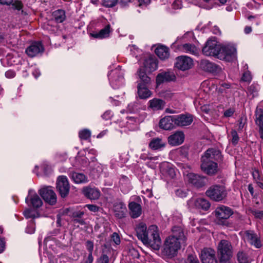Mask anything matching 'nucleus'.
Instances as JSON below:
<instances>
[{
    "mask_svg": "<svg viewBox=\"0 0 263 263\" xmlns=\"http://www.w3.org/2000/svg\"><path fill=\"white\" fill-rule=\"evenodd\" d=\"M136 231L138 239L141 240L144 245L153 250H159L161 242L157 226L152 225L147 230L146 224L140 223L137 226Z\"/></svg>",
    "mask_w": 263,
    "mask_h": 263,
    "instance_id": "obj_1",
    "label": "nucleus"
},
{
    "mask_svg": "<svg viewBox=\"0 0 263 263\" xmlns=\"http://www.w3.org/2000/svg\"><path fill=\"white\" fill-rule=\"evenodd\" d=\"M181 244L183 243L178 241L177 239L168 236L164 240L162 252L168 257H174L180 249Z\"/></svg>",
    "mask_w": 263,
    "mask_h": 263,
    "instance_id": "obj_2",
    "label": "nucleus"
},
{
    "mask_svg": "<svg viewBox=\"0 0 263 263\" xmlns=\"http://www.w3.org/2000/svg\"><path fill=\"white\" fill-rule=\"evenodd\" d=\"M205 194L212 200L219 202L226 197L227 192L223 185H213L206 190Z\"/></svg>",
    "mask_w": 263,
    "mask_h": 263,
    "instance_id": "obj_3",
    "label": "nucleus"
},
{
    "mask_svg": "<svg viewBox=\"0 0 263 263\" xmlns=\"http://www.w3.org/2000/svg\"><path fill=\"white\" fill-rule=\"evenodd\" d=\"M218 253L221 261L228 260L232 256V247L231 243L226 240H221L218 246Z\"/></svg>",
    "mask_w": 263,
    "mask_h": 263,
    "instance_id": "obj_4",
    "label": "nucleus"
},
{
    "mask_svg": "<svg viewBox=\"0 0 263 263\" xmlns=\"http://www.w3.org/2000/svg\"><path fill=\"white\" fill-rule=\"evenodd\" d=\"M236 48L234 46H221L218 59L226 61H232L236 59Z\"/></svg>",
    "mask_w": 263,
    "mask_h": 263,
    "instance_id": "obj_5",
    "label": "nucleus"
},
{
    "mask_svg": "<svg viewBox=\"0 0 263 263\" xmlns=\"http://www.w3.org/2000/svg\"><path fill=\"white\" fill-rule=\"evenodd\" d=\"M220 46L215 40H209L202 48V52L206 56H214L218 58Z\"/></svg>",
    "mask_w": 263,
    "mask_h": 263,
    "instance_id": "obj_6",
    "label": "nucleus"
},
{
    "mask_svg": "<svg viewBox=\"0 0 263 263\" xmlns=\"http://www.w3.org/2000/svg\"><path fill=\"white\" fill-rule=\"evenodd\" d=\"M174 65L178 69L185 71L192 67L193 62L190 57L186 55H181L176 58Z\"/></svg>",
    "mask_w": 263,
    "mask_h": 263,
    "instance_id": "obj_7",
    "label": "nucleus"
},
{
    "mask_svg": "<svg viewBox=\"0 0 263 263\" xmlns=\"http://www.w3.org/2000/svg\"><path fill=\"white\" fill-rule=\"evenodd\" d=\"M222 160V155L220 151L215 148H210L208 149L204 155L201 157V161L205 160L206 161H220Z\"/></svg>",
    "mask_w": 263,
    "mask_h": 263,
    "instance_id": "obj_8",
    "label": "nucleus"
},
{
    "mask_svg": "<svg viewBox=\"0 0 263 263\" xmlns=\"http://www.w3.org/2000/svg\"><path fill=\"white\" fill-rule=\"evenodd\" d=\"M57 189L62 197H65L69 193V184L65 176H59L57 181Z\"/></svg>",
    "mask_w": 263,
    "mask_h": 263,
    "instance_id": "obj_9",
    "label": "nucleus"
},
{
    "mask_svg": "<svg viewBox=\"0 0 263 263\" xmlns=\"http://www.w3.org/2000/svg\"><path fill=\"white\" fill-rule=\"evenodd\" d=\"M108 76L111 85L115 88H118L123 82V72L121 69L111 70Z\"/></svg>",
    "mask_w": 263,
    "mask_h": 263,
    "instance_id": "obj_10",
    "label": "nucleus"
},
{
    "mask_svg": "<svg viewBox=\"0 0 263 263\" xmlns=\"http://www.w3.org/2000/svg\"><path fill=\"white\" fill-rule=\"evenodd\" d=\"M44 51V47L40 42H34L28 46L25 50L27 55L30 58L42 54Z\"/></svg>",
    "mask_w": 263,
    "mask_h": 263,
    "instance_id": "obj_11",
    "label": "nucleus"
},
{
    "mask_svg": "<svg viewBox=\"0 0 263 263\" xmlns=\"http://www.w3.org/2000/svg\"><path fill=\"white\" fill-rule=\"evenodd\" d=\"M39 193L45 202L53 205L57 201V196L52 190L49 187L41 189Z\"/></svg>",
    "mask_w": 263,
    "mask_h": 263,
    "instance_id": "obj_12",
    "label": "nucleus"
},
{
    "mask_svg": "<svg viewBox=\"0 0 263 263\" xmlns=\"http://www.w3.org/2000/svg\"><path fill=\"white\" fill-rule=\"evenodd\" d=\"M200 257L202 263H217L214 250L204 248L201 252Z\"/></svg>",
    "mask_w": 263,
    "mask_h": 263,
    "instance_id": "obj_13",
    "label": "nucleus"
},
{
    "mask_svg": "<svg viewBox=\"0 0 263 263\" xmlns=\"http://www.w3.org/2000/svg\"><path fill=\"white\" fill-rule=\"evenodd\" d=\"M175 125L177 126H185L190 125L193 121V117L189 114L174 115Z\"/></svg>",
    "mask_w": 263,
    "mask_h": 263,
    "instance_id": "obj_14",
    "label": "nucleus"
},
{
    "mask_svg": "<svg viewBox=\"0 0 263 263\" xmlns=\"http://www.w3.org/2000/svg\"><path fill=\"white\" fill-rule=\"evenodd\" d=\"M201 168L206 174L212 175L218 171L217 163L215 161H201Z\"/></svg>",
    "mask_w": 263,
    "mask_h": 263,
    "instance_id": "obj_15",
    "label": "nucleus"
},
{
    "mask_svg": "<svg viewBox=\"0 0 263 263\" xmlns=\"http://www.w3.org/2000/svg\"><path fill=\"white\" fill-rule=\"evenodd\" d=\"M191 204H192L195 208L203 211L208 210L211 206L210 202L203 198H198L191 200H190L188 202V204L189 206H191Z\"/></svg>",
    "mask_w": 263,
    "mask_h": 263,
    "instance_id": "obj_16",
    "label": "nucleus"
},
{
    "mask_svg": "<svg viewBox=\"0 0 263 263\" xmlns=\"http://www.w3.org/2000/svg\"><path fill=\"white\" fill-rule=\"evenodd\" d=\"M184 140V134L181 131L176 132L168 137V142L172 146L179 145L182 144Z\"/></svg>",
    "mask_w": 263,
    "mask_h": 263,
    "instance_id": "obj_17",
    "label": "nucleus"
},
{
    "mask_svg": "<svg viewBox=\"0 0 263 263\" xmlns=\"http://www.w3.org/2000/svg\"><path fill=\"white\" fill-rule=\"evenodd\" d=\"M233 214V212L230 208L224 205H221L216 208L215 215L219 219H227Z\"/></svg>",
    "mask_w": 263,
    "mask_h": 263,
    "instance_id": "obj_18",
    "label": "nucleus"
},
{
    "mask_svg": "<svg viewBox=\"0 0 263 263\" xmlns=\"http://www.w3.org/2000/svg\"><path fill=\"white\" fill-rule=\"evenodd\" d=\"M188 178L189 182L196 187H201L206 184V178L197 174H190Z\"/></svg>",
    "mask_w": 263,
    "mask_h": 263,
    "instance_id": "obj_19",
    "label": "nucleus"
},
{
    "mask_svg": "<svg viewBox=\"0 0 263 263\" xmlns=\"http://www.w3.org/2000/svg\"><path fill=\"white\" fill-rule=\"evenodd\" d=\"M176 79L175 74L171 72H162L159 73L156 77V83L157 85L165 82L174 81Z\"/></svg>",
    "mask_w": 263,
    "mask_h": 263,
    "instance_id": "obj_20",
    "label": "nucleus"
},
{
    "mask_svg": "<svg viewBox=\"0 0 263 263\" xmlns=\"http://www.w3.org/2000/svg\"><path fill=\"white\" fill-rule=\"evenodd\" d=\"M169 237L177 239V240L182 243L185 242L186 238L184 235L183 229L180 226H174L172 229V234Z\"/></svg>",
    "mask_w": 263,
    "mask_h": 263,
    "instance_id": "obj_21",
    "label": "nucleus"
},
{
    "mask_svg": "<svg viewBox=\"0 0 263 263\" xmlns=\"http://www.w3.org/2000/svg\"><path fill=\"white\" fill-rule=\"evenodd\" d=\"M175 125L174 115L165 116L160 120L159 126L164 130H170Z\"/></svg>",
    "mask_w": 263,
    "mask_h": 263,
    "instance_id": "obj_22",
    "label": "nucleus"
},
{
    "mask_svg": "<svg viewBox=\"0 0 263 263\" xmlns=\"http://www.w3.org/2000/svg\"><path fill=\"white\" fill-rule=\"evenodd\" d=\"M148 104V108L153 111L162 110L165 105L164 101L158 98H154L150 100Z\"/></svg>",
    "mask_w": 263,
    "mask_h": 263,
    "instance_id": "obj_23",
    "label": "nucleus"
},
{
    "mask_svg": "<svg viewBox=\"0 0 263 263\" xmlns=\"http://www.w3.org/2000/svg\"><path fill=\"white\" fill-rule=\"evenodd\" d=\"M246 237L247 240L256 248H259L261 246V242L257 235L252 231L246 232Z\"/></svg>",
    "mask_w": 263,
    "mask_h": 263,
    "instance_id": "obj_24",
    "label": "nucleus"
},
{
    "mask_svg": "<svg viewBox=\"0 0 263 263\" xmlns=\"http://www.w3.org/2000/svg\"><path fill=\"white\" fill-rule=\"evenodd\" d=\"M28 200L30 201L31 204L34 208H39L43 204L42 200L40 197L35 193L32 194L31 191H29V195L26 199L27 203H28Z\"/></svg>",
    "mask_w": 263,
    "mask_h": 263,
    "instance_id": "obj_25",
    "label": "nucleus"
},
{
    "mask_svg": "<svg viewBox=\"0 0 263 263\" xmlns=\"http://www.w3.org/2000/svg\"><path fill=\"white\" fill-rule=\"evenodd\" d=\"M114 212L116 216L119 218L125 217L126 207L123 202H117L114 205Z\"/></svg>",
    "mask_w": 263,
    "mask_h": 263,
    "instance_id": "obj_26",
    "label": "nucleus"
},
{
    "mask_svg": "<svg viewBox=\"0 0 263 263\" xmlns=\"http://www.w3.org/2000/svg\"><path fill=\"white\" fill-rule=\"evenodd\" d=\"M84 195L91 200H95L99 198L100 192L97 189L85 187L83 189Z\"/></svg>",
    "mask_w": 263,
    "mask_h": 263,
    "instance_id": "obj_27",
    "label": "nucleus"
},
{
    "mask_svg": "<svg viewBox=\"0 0 263 263\" xmlns=\"http://www.w3.org/2000/svg\"><path fill=\"white\" fill-rule=\"evenodd\" d=\"M129 209L130 210V215L133 218H136L141 214V206L136 202H130L129 204Z\"/></svg>",
    "mask_w": 263,
    "mask_h": 263,
    "instance_id": "obj_28",
    "label": "nucleus"
},
{
    "mask_svg": "<svg viewBox=\"0 0 263 263\" xmlns=\"http://www.w3.org/2000/svg\"><path fill=\"white\" fill-rule=\"evenodd\" d=\"M181 50L183 52L198 56L199 53V49L194 45L190 43L184 44L181 46Z\"/></svg>",
    "mask_w": 263,
    "mask_h": 263,
    "instance_id": "obj_29",
    "label": "nucleus"
},
{
    "mask_svg": "<svg viewBox=\"0 0 263 263\" xmlns=\"http://www.w3.org/2000/svg\"><path fill=\"white\" fill-rule=\"evenodd\" d=\"M200 66L203 70L211 72L216 71L217 69L216 64L206 60H201Z\"/></svg>",
    "mask_w": 263,
    "mask_h": 263,
    "instance_id": "obj_30",
    "label": "nucleus"
},
{
    "mask_svg": "<svg viewBox=\"0 0 263 263\" xmlns=\"http://www.w3.org/2000/svg\"><path fill=\"white\" fill-rule=\"evenodd\" d=\"M155 53L161 60H164L170 56L169 49L164 46H160L155 50Z\"/></svg>",
    "mask_w": 263,
    "mask_h": 263,
    "instance_id": "obj_31",
    "label": "nucleus"
},
{
    "mask_svg": "<svg viewBox=\"0 0 263 263\" xmlns=\"http://www.w3.org/2000/svg\"><path fill=\"white\" fill-rule=\"evenodd\" d=\"M165 146V142L160 138H153L149 143V147L153 150L160 149Z\"/></svg>",
    "mask_w": 263,
    "mask_h": 263,
    "instance_id": "obj_32",
    "label": "nucleus"
},
{
    "mask_svg": "<svg viewBox=\"0 0 263 263\" xmlns=\"http://www.w3.org/2000/svg\"><path fill=\"white\" fill-rule=\"evenodd\" d=\"M110 32V25H107L104 28L100 30L98 33H91V35L94 38L103 39L109 36Z\"/></svg>",
    "mask_w": 263,
    "mask_h": 263,
    "instance_id": "obj_33",
    "label": "nucleus"
},
{
    "mask_svg": "<svg viewBox=\"0 0 263 263\" xmlns=\"http://www.w3.org/2000/svg\"><path fill=\"white\" fill-rule=\"evenodd\" d=\"M138 93L141 99H146L152 95V92L144 84L139 83L138 86Z\"/></svg>",
    "mask_w": 263,
    "mask_h": 263,
    "instance_id": "obj_34",
    "label": "nucleus"
},
{
    "mask_svg": "<svg viewBox=\"0 0 263 263\" xmlns=\"http://www.w3.org/2000/svg\"><path fill=\"white\" fill-rule=\"evenodd\" d=\"M52 18L58 23H62L66 18L65 11L61 9L54 11L52 13Z\"/></svg>",
    "mask_w": 263,
    "mask_h": 263,
    "instance_id": "obj_35",
    "label": "nucleus"
},
{
    "mask_svg": "<svg viewBox=\"0 0 263 263\" xmlns=\"http://www.w3.org/2000/svg\"><path fill=\"white\" fill-rule=\"evenodd\" d=\"M144 65L145 68L149 72L154 71L158 68V63L156 60L151 58L145 60Z\"/></svg>",
    "mask_w": 263,
    "mask_h": 263,
    "instance_id": "obj_36",
    "label": "nucleus"
},
{
    "mask_svg": "<svg viewBox=\"0 0 263 263\" xmlns=\"http://www.w3.org/2000/svg\"><path fill=\"white\" fill-rule=\"evenodd\" d=\"M72 179L76 183H83L87 182L86 177L82 173H73Z\"/></svg>",
    "mask_w": 263,
    "mask_h": 263,
    "instance_id": "obj_37",
    "label": "nucleus"
},
{
    "mask_svg": "<svg viewBox=\"0 0 263 263\" xmlns=\"http://www.w3.org/2000/svg\"><path fill=\"white\" fill-rule=\"evenodd\" d=\"M254 116L256 125L263 122V108L257 106L256 108Z\"/></svg>",
    "mask_w": 263,
    "mask_h": 263,
    "instance_id": "obj_38",
    "label": "nucleus"
},
{
    "mask_svg": "<svg viewBox=\"0 0 263 263\" xmlns=\"http://www.w3.org/2000/svg\"><path fill=\"white\" fill-rule=\"evenodd\" d=\"M137 73L140 79L142 82V83H141V84L145 85V84H148L150 82V78H149L146 74L145 72L141 69H139Z\"/></svg>",
    "mask_w": 263,
    "mask_h": 263,
    "instance_id": "obj_39",
    "label": "nucleus"
},
{
    "mask_svg": "<svg viewBox=\"0 0 263 263\" xmlns=\"http://www.w3.org/2000/svg\"><path fill=\"white\" fill-rule=\"evenodd\" d=\"M237 259L239 263H248L249 262L247 254L242 251L238 253Z\"/></svg>",
    "mask_w": 263,
    "mask_h": 263,
    "instance_id": "obj_40",
    "label": "nucleus"
},
{
    "mask_svg": "<svg viewBox=\"0 0 263 263\" xmlns=\"http://www.w3.org/2000/svg\"><path fill=\"white\" fill-rule=\"evenodd\" d=\"M91 136V132L87 129H84L79 132V137L82 140H87Z\"/></svg>",
    "mask_w": 263,
    "mask_h": 263,
    "instance_id": "obj_41",
    "label": "nucleus"
},
{
    "mask_svg": "<svg viewBox=\"0 0 263 263\" xmlns=\"http://www.w3.org/2000/svg\"><path fill=\"white\" fill-rule=\"evenodd\" d=\"M23 213L26 218H34L37 214L36 211L29 209L25 210Z\"/></svg>",
    "mask_w": 263,
    "mask_h": 263,
    "instance_id": "obj_42",
    "label": "nucleus"
},
{
    "mask_svg": "<svg viewBox=\"0 0 263 263\" xmlns=\"http://www.w3.org/2000/svg\"><path fill=\"white\" fill-rule=\"evenodd\" d=\"M231 134L232 137L231 140L232 143L234 145H236L238 143L239 139L237 133L235 130H232L231 132Z\"/></svg>",
    "mask_w": 263,
    "mask_h": 263,
    "instance_id": "obj_43",
    "label": "nucleus"
},
{
    "mask_svg": "<svg viewBox=\"0 0 263 263\" xmlns=\"http://www.w3.org/2000/svg\"><path fill=\"white\" fill-rule=\"evenodd\" d=\"M84 212L81 211H76L72 213L71 215H70L71 217L75 218H82L84 215Z\"/></svg>",
    "mask_w": 263,
    "mask_h": 263,
    "instance_id": "obj_44",
    "label": "nucleus"
},
{
    "mask_svg": "<svg viewBox=\"0 0 263 263\" xmlns=\"http://www.w3.org/2000/svg\"><path fill=\"white\" fill-rule=\"evenodd\" d=\"M187 261L189 263H200L197 256L193 254L189 255Z\"/></svg>",
    "mask_w": 263,
    "mask_h": 263,
    "instance_id": "obj_45",
    "label": "nucleus"
},
{
    "mask_svg": "<svg viewBox=\"0 0 263 263\" xmlns=\"http://www.w3.org/2000/svg\"><path fill=\"white\" fill-rule=\"evenodd\" d=\"M249 211H250V213L254 215L256 217L260 218L263 217V211H257L254 209H250Z\"/></svg>",
    "mask_w": 263,
    "mask_h": 263,
    "instance_id": "obj_46",
    "label": "nucleus"
},
{
    "mask_svg": "<svg viewBox=\"0 0 263 263\" xmlns=\"http://www.w3.org/2000/svg\"><path fill=\"white\" fill-rule=\"evenodd\" d=\"M176 195L180 198H184L187 196V192L182 189H177L175 191Z\"/></svg>",
    "mask_w": 263,
    "mask_h": 263,
    "instance_id": "obj_47",
    "label": "nucleus"
},
{
    "mask_svg": "<svg viewBox=\"0 0 263 263\" xmlns=\"http://www.w3.org/2000/svg\"><path fill=\"white\" fill-rule=\"evenodd\" d=\"M86 247L87 250L88 251L89 253L92 254V251L93 250V243L91 240H87L86 242Z\"/></svg>",
    "mask_w": 263,
    "mask_h": 263,
    "instance_id": "obj_48",
    "label": "nucleus"
},
{
    "mask_svg": "<svg viewBox=\"0 0 263 263\" xmlns=\"http://www.w3.org/2000/svg\"><path fill=\"white\" fill-rule=\"evenodd\" d=\"M251 79L250 73L249 71H246L243 73L241 80L244 82H249Z\"/></svg>",
    "mask_w": 263,
    "mask_h": 263,
    "instance_id": "obj_49",
    "label": "nucleus"
},
{
    "mask_svg": "<svg viewBox=\"0 0 263 263\" xmlns=\"http://www.w3.org/2000/svg\"><path fill=\"white\" fill-rule=\"evenodd\" d=\"M166 174L171 178H173L176 176L175 169L173 167H168L166 170Z\"/></svg>",
    "mask_w": 263,
    "mask_h": 263,
    "instance_id": "obj_50",
    "label": "nucleus"
},
{
    "mask_svg": "<svg viewBox=\"0 0 263 263\" xmlns=\"http://www.w3.org/2000/svg\"><path fill=\"white\" fill-rule=\"evenodd\" d=\"M99 263H108L109 257L107 255L103 254L98 259Z\"/></svg>",
    "mask_w": 263,
    "mask_h": 263,
    "instance_id": "obj_51",
    "label": "nucleus"
},
{
    "mask_svg": "<svg viewBox=\"0 0 263 263\" xmlns=\"http://www.w3.org/2000/svg\"><path fill=\"white\" fill-rule=\"evenodd\" d=\"M12 7L14 9H16L17 10H20L23 7V4L21 2L18 1H16L14 3H12Z\"/></svg>",
    "mask_w": 263,
    "mask_h": 263,
    "instance_id": "obj_52",
    "label": "nucleus"
},
{
    "mask_svg": "<svg viewBox=\"0 0 263 263\" xmlns=\"http://www.w3.org/2000/svg\"><path fill=\"white\" fill-rule=\"evenodd\" d=\"M111 239L116 245H119L120 243V238L119 235L116 233L112 234Z\"/></svg>",
    "mask_w": 263,
    "mask_h": 263,
    "instance_id": "obj_53",
    "label": "nucleus"
},
{
    "mask_svg": "<svg viewBox=\"0 0 263 263\" xmlns=\"http://www.w3.org/2000/svg\"><path fill=\"white\" fill-rule=\"evenodd\" d=\"M246 119H244L243 118L241 117L238 120V130H242V128L244 127L245 124H246Z\"/></svg>",
    "mask_w": 263,
    "mask_h": 263,
    "instance_id": "obj_54",
    "label": "nucleus"
},
{
    "mask_svg": "<svg viewBox=\"0 0 263 263\" xmlns=\"http://www.w3.org/2000/svg\"><path fill=\"white\" fill-rule=\"evenodd\" d=\"M235 112L233 108H229L224 112V116L226 117H230L232 116Z\"/></svg>",
    "mask_w": 263,
    "mask_h": 263,
    "instance_id": "obj_55",
    "label": "nucleus"
},
{
    "mask_svg": "<svg viewBox=\"0 0 263 263\" xmlns=\"http://www.w3.org/2000/svg\"><path fill=\"white\" fill-rule=\"evenodd\" d=\"M85 206L92 212H95L99 210V207L94 204H86Z\"/></svg>",
    "mask_w": 263,
    "mask_h": 263,
    "instance_id": "obj_56",
    "label": "nucleus"
},
{
    "mask_svg": "<svg viewBox=\"0 0 263 263\" xmlns=\"http://www.w3.org/2000/svg\"><path fill=\"white\" fill-rule=\"evenodd\" d=\"M172 6L175 9H180L181 8V2L180 0H175Z\"/></svg>",
    "mask_w": 263,
    "mask_h": 263,
    "instance_id": "obj_57",
    "label": "nucleus"
},
{
    "mask_svg": "<svg viewBox=\"0 0 263 263\" xmlns=\"http://www.w3.org/2000/svg\"><path fill=\"white\" fill-rule=\"evenodd\" d=\"M258 127V133L261 139L263 140V122L256 125Z\"/></svg>",
    "mask_w": 263,
    "mask_h": 263,
    "instance_id": "obj_58",
    "label": "nucleus"
},
{
    "mask_svg": "<svg viewBox=\"0 0 263 263\" xmlns=\"http://www.w3.org/2000/svg\"><path fill=\"white\" fill-rule=\"evenodd\" d=\"M15 73L14 71L9 70L5 72V76L7 78H13L15 77Z\"/></svg>",
    "mask_w": 263,
    "mask_h": 263,
    "instance_id": "obj_59",
    "label": "nucleus"
},
{
    "mask_svg": "<svg viewBox=\"0 0 263 263\" xmlns=\"http://www.w3.org/2000/svg\"><path fill=\"white\" fill-rule=\"evenodd\" d=\"M138 2L139 6H146L150 3L151 0H138Z\"/></svg>",
    "mask_w": 263,
    "mask_h": 263,
    "instance_id": "obj_60",
    "label": "nucleus"
},
{
    "mask_svg": "<svg viewBox=\"0 0 263 263\" xmlns=\"http://www.w3.org/2000/svg\"><path fill=\"white\" fill-rule=\"evenodd\" d=\"M117 0L108 1L105 6L108 7H112L117 4Z\"/></svg>",
    "mask_w": 263,
    "mask_h": 263,
    "instance_id": "obj_61",
    "label": "nucleus"
},
{
    "mask_svg": "<svg viewBox=\"0 0 263 263\" xmlns=\"http://www.w3.org/2000/svg\"><path fill=\"white\" fill-rule=\"evenodd\" d=\"M73 221L74 223H78L81 225L85 224V220L82 219V218H75L73 219Z\"/></svg>",
    "mask_w": 263,
    "mask_h": 263,
    "instance_id": "obj_62",
    "label": "nucleus"
},
{
    "mask_svg": "<svg viewBox=\"0 0 263 263\" xmlns=\"http://www.w3.org/2000/svg\"><path fill=\"white\" fill-rule=\"evenodd\" d=\"M120 183L123 186L124 183H129V179L126 176H123L120 181Z\"/></svg>",
    "mask_w": 263,
    "mask_h": 263,
    "instance_id": "obj_63",
    "label": "nucleus"
},
{
    "mask_svg": "<svg viewBox=\"0 0 263 263\" xmlns=\"http://www.w3.org/2000/svg\"><path fill=\"white\" fill-rule=\"evenodd\" d=\"M93 260V257L92 256V254H91V253H89L88 257L86 261H85V263H92Z\"/></svg>",
    "mask_w": 263,
    "mask_h": 263,
    "instance_id": "obj_64",
    "label": "nucleus"
}]
</instances>
